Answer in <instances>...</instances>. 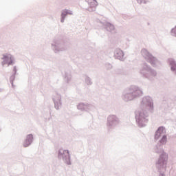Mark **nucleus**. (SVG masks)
Masks as SVG:
<instances>
[{
	"mask_svg": "<svg viewBox=\"0 0 176 176\" xmlns=\"http://www.w3.org/2000/svg\"><path fill=\"white\" fill-rule=\"evenodd\" d=\"M33 139L34 137L32 136V135H28L23 143V146L25 148H27V146H30V145H31V142H32Z\"/></svg>",
	"mask_w": 176,
	"mask_h": 176,
	"instance_id": "f257e3e1",
	"label": "nucleus"
},
{
	"mask_svg": "<svg viewBox=\"0 0 176 176\" xmlns=\"http://www.w3.org/2000/svg\"><path fill=\"white\" fill-rule=\"evenodd\" d=\"M3 60L4 64H8V65L13 64V59L12 58V55L10 54L4 56Z\"/></svg>",
	"mask_w": 176,
	"mask_h": 176,
	"instance_id": "f03ea898",
	"label": "nucleus"
},
{
	"mask_svg": "<svg viewBox=\"0 0 176 176\" xmlns=\"http://www.w3.org/2000/svg\"><path fill=\"white\" fill-rule=\"evenodd\" d=\"M163 133H164V128L163 126H160L155 133V139L159 140V138H160V135H162Z\"/></svg>",
	"mask_w": 176,
	"mask_h": 176,
	"instance_id": "7ed1b4c3",
	"label": "nucleus"
},
{
	"mask_svg": "<svg viewBox=\"0 0 176 176\" xmlns=\"http://www.w3.org/2000/svg\"><path fill=\"white\" fill-rule=\"evenodd\" d=\"M170 65H171V69H172V71H176V64H175V62L172 61V62L170 63Z\"/></svg>",
	"mask_w": 176,
	"mask_h": 176,
	"instance_id": "20e7f679",
	"label": "nucleus"
},
{
	"mask_svg": "<svg viewBox=\"0 0 176 176\" xmlns=\"http://www.w3.org/2000/svg\"><path fill=\"white\" fill-rule=\"evenodd\" d=\"M167 141V136L164 135L160 140L161 144H165V142Z\"/></svg>",
	"mask_w": 176,
	"mask_h": 176,
	"instance_id": "39448f33",
	"label": "nucleus"
},
{
	"mask_svg": "<svg viewBox=\"0 0 176 176\" xmlns=\"http://www.w3.org/2000/svg\"><path fill=\"white\" fill-rule=\"evenodd\" d=\"M65 13H66V14H72V12H69L68 10H66Z\"/></svg>",
	"mask_w": 176,
	"mask_h": 176,
	"instance_id": "423d86ee",
	"label": "nucleus"
},
{
	"mask_svg": "<svg viewBox=\"0 0 176 176\" xmlns=\"http://www.w3.org/2000/svg\"><path fill=\"white\" fill-rule=\"evenodd\" d=\"M112 118H113V116H110V117H109V120H111V119H112Z\"/></svg>",
	"mask_w": 176,
	"mask_h": 176,
	"instance_id": "0eeeda50",
	"label": "nucleus"
},
{
	"mask_svg": "<svg viewBox=\"0 0 176 176\" xmlns=\"http://www.w3.org/2000/svg\"><path fill=\"white\" fill-rule=\"evenodd\" d=\"M138 2H139L140 3H141V2H142V0H137Z\"/></svg>",
	"mask_w": 176,
	"mask_h": 176,
	"instance_id": "6e6552de",
	"label": "nucleus"
},
{
	"mask_svg": "<svg viewBox=\"0 0 176 176\" xmlns=\"http://www.w3.org/2000/svg\"><path fill=\"white\" fill-rule=\"evenodd\" d=\"M120 54H123V52L122 51H119Z\"/></svg>",
	"mask_w": 176,
	"mask_h": 176,
	"instance_id": "1a4fd4ad",
	"label": "nucleus"
},
{
	"mask_svg": "<svg viewBox=\"0 0 176 176\" xmlns=\"http://www.w3.org/2000/svg\"><path fill=\"white\" fill-rule=\"evenodd\" d=\"M64 152H65V153H67V155H68V153H68V151H65Z\"/></svg>",
	"mask_w": 176,
	"mask_h": 176,
	"instance_id": "9d476101",
	"label": "nucleus"
},
{
	"mask_svg": "<svg viewBox=\"0 0 176 176\" xmlns=\"http://www.w3.org/2000/svg\"><path fill=\"white\" fill-rule=\"evenodd\" d=\"M61 21H62V23H64V19H62Z\"/></svg>",
	"mask_w": 176,
	"mask_h": 176,
	"instance_id": "9b49d317",
	"label": "nucleus"
}]
</instances>
